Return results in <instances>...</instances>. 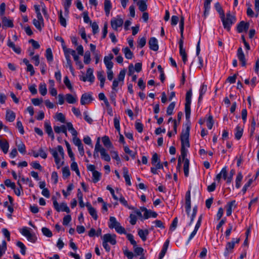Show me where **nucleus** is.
<instances>
[{
	"instance_id": "obj_1",
	"label": "nucleus",
	"mask_w": 259,
	"mask_h": 259,
	"mask_svg": "<svg viewBox=\"0 0 259 259\" xmlns=\"http://www.w3.org/2000/svg\"><path fill=\"white\" fill-rule=\"evenodd\" d=\"M51 154L54 159L56 166L60 169L64 164V151L63 147L58 145L51 151Z\"/></svg>"
},
{
	"instance_id": "obj_2",
	"label": "nucleus",
	"mask_w": 259,
	"mask_h": 259,
	"mask_svg": "<svg viewBox=\"0 0 259 259\" xmlns=\"http://www.w3.org/2000/svg\"><path fill=\"white\" fill-rule=\"evenodd\" d=\"M108 227L110 229H114L116 232L120 234H126L125 229L121 226L114 217H110Z\"/></svg>"
},
{
	"instance_id": "obj_3",
	"label": "nucleus",
	"mask_w": 259,
	"mask_h": 259,
	"mask_svg": "<svg viewBox=\"0 0 259 259\" xmlns=\"http://www.w3.org/2000/svg\"><path fill=\"white\" fill-rule=\"evenodd\" d=\"M221 20L224 27L228 30H230L231 25L234 23L236 21L235 17L231 15L230 13L226 14V17H225V15L223 14L221 16Z\"/></svg>"
},
{
	"instance_id": "obj_4",
	"label": "nucleus",
	"mask_w": 259,
	"mask_h": 259,
	"mask_svg": "<svg viewBox=\"0 0 259 259\" xmlns=\"http://www.w3.org/2000/svg\"><path fill=\"white\" fill-rule=\"evenodd\" d=\"M190 133V127L187 126L185 130L182 131L181 141V148H189L190 147V143L189 141Z\"/></svg>"
},
{
	"instance_id": "obj_5",
	"label": "nucleus",
	"mask_w": 259,
	"mask_h": 259,
	"mask_svg": "<svg viewBox=\"0 0 259 259\" xmlns=\"http://www.w3.org/2000/svg\"><path fill=\"white\" fill-rule=\"evenodd\" d=\"M53 206L55 209L58 211H64L67 213H69L70 212V209L69 207L67 206V204L65 202H62L60 204H59L56 200V199L54 197H52Z\"/></svg>"
},
{
	"instance_id": "obj_6",
	"label": "nucleus",
	"mask_w": 259,
	"mask_h": 259,
	"mask_svg": "<svg viewBox=\"0 0 259 259\" xmlns=\"http://www.w3.org/2000/svg\"><path fill=\"white\" fill-rule=\"evenodd\" d=\"M93 69L91 68H89L87 69L85 75H84L83 72H81L82 74L81 75H79L80 80L83 82L88 81L90 82L91 83H93L95 79V77L93 74Z\"/></svg>"
},
{
	"instance_id": "obj_7",
	"label": "nucleus",
	"mask_w": 259,
	"mask_h": 259,
	"mask_svg": "<svg viewBox=\"0 0 259 259\" xmlns=\"http://www.w3.org/2000/svg\"><path fill=\"white\" fill-rule=\"evenodd\" d=\"M123 24V19L119 15H117L111 20V26L114 30H118V28L121 27Z\"/></svg>"
},
{
	"instance_id": "obj_8",
	"label": "nucleus",
	"mask_w": 259,
	"mask_h": 259,
	"mask_svg": "<svg viewBox=\"0 0 259 259\" xmlns=\"http://www.w3.org/2000/svg\"><path fill=\"white\" fill-rule=\"evenodd\" d=\"M239 241V238H233L231 241L227 242L224 252V255L227 256L230 253L232 252L235 244L238 243Z\"/></svg>"
},
{
	"instance_id": "obj_9",
	"label": "nucleus",
	"mask_w": 259,
	"mask_h": 259,
	"mask_svg": "<svg viewBox=\"0 0 259 259\" xmlns=\"http://www.w3.org/2000/svg\"><path fill=\"white\" fill-rule=\"evenodd\" d=\"M223 178L224 180L226 181V183L228 184L231 183L232 182H229V176L227 173V167H223L220 172L218 174L216 177H215V180L218 181V182H220L221 178Z\"/></svg>"
},
{
	"instance_id": "obj_10",
	"label": "nucleus",
	"mask_w": 259,
	"mask_h": 259,
	"mask_svg": "<svg viewBox=\"0 0 259 259\" xmlns=\"http://www.w3.org/2000/svg\"><path fill=\"white\" fill-rule=\"evenodd\" d=\"M103 241L106 243H109L111 245H115L116 244V235L111 234H106L102 237Z\"/></svg>"
},
{
	"instance_id": "obj_11",
	"label": "nucleus",
	"mask_w": 259,
	"mask_h": 259,
	"mask_svg": "<svg viewBox=\"0 0 259 259\" xmlns=\"http://www.w3.org/2000/svg\"><path fill=\"white\" fill-rule=\"evenodd\" d=\"M98 152L100 153L101 158L102 159L107 162H109L111 160V158L109 154L108 153L106 149L103 147L95 151V153Z\"/></svg>"
},
{
	"instance_id": "obj_12",
	"label": "nucleus",
	"mask_w": 259,
	"mask_h": 259,
	"mask_svg": "<svg viewBox=\"0 0 259 259\" xmlns=\"http://www.w3.org/2000/svg\"><path fill=\"white\" fill-rule=\"evenodd\" d=\"M237 204L235 200H232L227 203L226 205V215L230 216L232 211L236 207Z\"/></svg>"
},
{
	"instance_id": "obj_13",
	"label": "nucleus",
	"mask_w": 259,
	"mask_h": 259,
	"mask_svg": "<svg viewBox=\"0 0 259 259\" xmlns=\"http://www.w3.org/2000/svg\"><path fill=\"white\" fill-rule=\"evenodd\" d=\"M113 58L112 54H110L107 56H105L104 58V62L107 68L108 69H111L113 67V64L111 60Z\"/></svg>"
},
{
	"instance_id": "obj_14",
	"label": "nucleus",
	"mask_w": 259,
	"mask_h": 259,
	"mask_svg": "<svg viewBox=\"0 0 259 259\" xmlns=\"http://www.w3.org/2000/svg\"><path fill=\"white\" fill-rule=\"evenodd\" d=\"M66 101L69 104H75L77 102L78 98L75 93L73 94H67L65 95Z\"/></svg>"
},
{
	"instance_id": "obj_15",
	"label": "nucleus",
	"mask_w": 259,
	"mask_h": 259,
	"mask_svg": "<svg viewBox=\"0 0 259 259\" xmlns=\"http://www.w3.org/2000/svg\"><path fill=\"white\" fill-rule=\"evenodd\" d=\"M149 48L154 51H157L159 49L157 39L155 37H151L149 40Z\"/></svg>"
},
{
	"instance_id": "obj_16",
	"label": "nucleus",
	"mask_w": 259,
	"mask_h": 259,
	"mask_svg": "<svg viewBox=\"0 0 259 259\" xmlns=\"http://www.w3.org/2000/svg\"><path fill=\"white\" fill-rule=\"evenodd\" d=\"M237 57L240 61V62L241 63V65L242 66H246V60L245 58V55L244 54V53L243 52V50L241 48H239L237 50Z\"/></svg>"
},
{
	"instance_id": "obj_17",
	"label": "nucleus",
	"mask_w": 259,
	"mask_h": 259,
	"mask_svg": "<svg viewBox=\"0 0 259 259\" xmlns=\"http://www.w3.org/2000/svg\"><path fill=\"white\" fill-rule=\"evenodd\" d=\"M185 208L187 213L189 215V213L191 210V196L190 191H188L186 194Z\"/></svg>"
},
{
	"instance_id": "obj_18",
	"label": "nucleus",
	"mask_w": 259,
	"mask_h": 259,
	"mask_svg": "<svg viewBox=\"0 0 259 259\" xmlns=\"http://www.w3.org/2000/svg\"><path fill=\"white\" fill-rule=\"evenodd\" d=\"M2 21L3 24V27H10L12 28L14 27L13 20L8 19L5 16H3L2 18Z\"/></svg>"
},
{
	"instance_id": "obj_19",
	"label": "nucleus",
	"mask_w": 259,
	"mask_h": 259,
	"mask_svg": "<svg viewBox=\"0 0 259 259\" xmlns=\"http://www.w3.org/2000/svg\"><path fill=\"white\" fill-rule=\"evenodd\" d=\"M0 147L5 154H6L9 150V144L8 141L5 139L0 138Z\"/></svg>"
},
{
	"instance_id": "obj_20",
	"label": "nucleus",
	"mask_w": 259,
	"mask_h": 259,
	"mask_svg": "<svg viewBox=\"0 0 259 259\" xmlns=\"http://www.w3.org/2000/svg\"><path fill=\"white\" fill-rule=\"evenodd\" d=\"M122 171H123V176L125 179L126 184L128 186H131L132 183L131 182V177L129 175L128 170L127 168L126 167H123L122 168Z\"/></svg>"
},
{
	"instance_id": "obj_21",
	"label": "nucleus",
	"mask_w": 259,
	"mask_h": 259,
	"mask_svg": "<svg viewBox=\"0 0 259 259\" xmlns=\"http://www.w3.org/2000/svg\"><path fill=\"white\" fill-rule=\"evenodd\" d=\"M169 240L168 239H167L165 241V242L164 243V244L163 245L162 250H161V252H160L159 256H158L159 259H162L164 257V256L165 255V254L167 251V248L169 246Z\"/></svg>"
},
{
	"instance_id": "obj_22",
	"label": "nucleus",
	"mask_w": 259,
	"mask_h": 259,
	"mask_svg": "<svg viewBox=\"0 0 259 259\" xmlns=\"http://www.w3.org/2000/svg\"><path fill=\"white\" fill-rule=\"evenodd\" d=\"M249 28V24L244 21H241L237 26V31L241 33L243 31H246Z\"/></svg>"
},
{
	"instance_id": "obj_23",
	"label": "nucleus",
	"mask_w": 259,
	"mask_h": 259,
	"mask_svg": "<svg viewBox=\"0 0 259 259\" xmlns=\"http://www.w3.org/2000/svg\"><path fill=\"white\" fill-rule=\"evenodd\" d=\"M97 76L98 80L100 82V85L101 88H103L104 86L105 81V77L104 75V71L102 70L98 71L97 73Z\"/></svg>"
},
{
	"instance_id": "obj_24",
	"label": "nucleus",
	"mask_w": 259,
	"mask_h": 259,
	"mask_svg": "<svg viewBox=\"0 0 259 259\" xmlns=\"http://www.w3.org/2000/svg\"><path fill=\"white\" fill-rule=\"evenodd\" d=\"M102 142L104 146L107 148H113V146L107 136H104L102 137Z\"/></svg>"
},
{
	"instance_id": "obj_25",
	"label": "nucleus",
	"mask_w": 259,
	"mask_h": 259,
	"mask_svg": "<svg viewBox=\"0 0 259 259\" xmlns=\"http://www.w3.org/2000/svg\"><path fill=\"white\" fill-rule=\"evenodd\" d=\"M86 206L88 207V209L90 215L94 220H97L98 219V215L96 210L92 207L90 203H87Z\"/></svg>"
},
{
	"instance_id": "obj_26",
	"label": "nucleus",
	"mask_w": 259,
	"mask_h": 259,
	"mask_svg": "<svg viewBox=\"0 0 259 259\" xmlns=\"http://www.w3.org/2000/svg\"><path fill=\"white\" fill-rule=\"evenodd\" d=\"M63 52L64 53V55L65 58H67L68 56L69 58H70V55H74L76 53L75 51L72 49L67 48L65 45H63L62 47Z\"/></svg>"
},
{
	"instance_id": "obj_27",
	"label": "nucleus",
	"mask_w": 259,
	"mask_h": 259,
	"mask_svg": "<svg viewBox=\"0 0 259 259\" xmlns=\"http://www.w3.org/2000/svg\"><path fill=\"white\" fill-rule=\"evenodd\" d=\"M243 132L242 127L238 125L235 129V137L237 140H239L241 138Z\"/></svg>"
},
{
	"instance_id": "obj_28",
	"label": "nucleus",
	"mask_w": 259,
	"mask_h": 259,
	"mask_svg": "<svg viewBox=\"0 0 259 259\" xmlns=\"http://www.w3.org/2000/svg\"><path fill=\"white\" fill-rule=\"evenodd\" d=\"M15 113L11 110H7L6 111V119L9 122H13L15 119Z\"/></svg>"
},
{
	"instance_id": "obj_29",
	"label": "nucleus",
	"mask_w": 259,
	"mask_h": 259,
	"mask_svg": "<svg viewBox=\"0 0 259 259\" xmlns=\"http://www.w3.org/2000/svg\"><path fill=\"white\" fill-rule=\"evenodd\" d=\"M243 176L241 172H238L235 179V187L237 189H239L241 186V182L243 180Z\"/></svg>"
},
{
	"instance_id": "obj_30",
	"label": "nucleus",
	"mask_w": 259,
	"mask_h": 259,
	"mask_svg": "<svg viewBox=\"0 0 259 259\" xmlns=\"http://www.w3.org/2000/svg\"><path fill=\"white\" fill-rule=\"evenodd\" d=\"M139 9L141 12H145L147 9V5L146 4V1L145 0H139L137 3Z\"/></svg>"
},
{
	"instance_id": "obj_31",
	"label": "nucleus",
	"mask_w": 259,
	"mask_h": 259,
	"mask_svg": "<svg viewBox=\"0 0 259 259\" xmlns=\"http://www.w3.org/2000/svg\"><path fill=\"white\" fill-rule=\"evenodd\" d=\"M91 100V96L87 94H84L81 96L80 99V103L81 105H85L90 102Z\"/></svg>"
},
{
	"instance_id": "obj_32",
	"label": "nucleus",
	"mask_w": 259,
	"mask_h": 259,
	"mask_svg": "<svg viewBox=\"0 0 259 259\" xmlns=\"http://www.w3.org/2000/svg\"><path fill=\"white\" fill-rule=\"evenodd\" d=\"M7 45L9 47L12 49V50L17 54H20L21 53V49L19 47H16L15 45L10 40V39H9L8 40Z\"/></svg>"
},
{
	"instance_id": "obj_33",
	"label": "nucleus",
	"mask_w": 259,
	"mask_h": 259,
	"mask_svg": "<svg viewBox=\"0 0 259 259\" xmlns=\"http://www.w3.org/2000/svg\"><path fill=\"white\" fill-rule=\"evenodd\" d=\"M200 40L197 43V47H196V55L198 56V60H199V66L198 67L201 68L203 67V60L201 58V57L199 56V55L200 54Z\"/></svg>"
},
{
	"instance_id": "obj_34",
	"label": "nucleus",
	"mask_w": 259,
	"mask_h": 259,
	"mask_svg": "<svg viewBox=\"0 0 259 259\" xmlns=\"http://www.w3.org/2000/svg\"><path fill=\"white\" fill-rule=\"evenodd\" d=\"M102 174L100 172L96 170L92 172V181L94 183H97L101 178Z\"/></svg>"
},
{
	"instance_id": "obj_35",
	"label": "nucleus",
	"mask_w": 259,
	"mask_h": 259,
	"mask_svg": "<svg viewBox=\"0 0 259 259\" xmlns=\"http://www.w3.org/2000/svg\"><path fill=\"white\" fill-rule=\"evenodd\" d=\"M149 234L148 230L139 229L138 230V235L143 241H145L147 239V237Z\"/></svg>"
},
{
	"instance_id": "obj_36",
	"label": "nucleus",
	"mask_w": 259,
	"mask_h": 259,
	"mask_svg": "<svg viewBox=\"0 0 259 259\" xmlns=\"http://www.w3.org/2000/svg\"><path fill=\"white\" fill-rule=\"evenodd\" d=\"M112 6L110 1L105 0L104 1V10L106 13V15L108 16L110 13V10L111 9Z\"/></svg>"
},
{
	"instance_id": "obj_37",
	"label": "nucleus",
	"mask_w": 259,
	"mask_h": 259,
	"mask_svg": "<svg viewBox=\"0 0 259 259\" xmlns=\"http://www.w3.org/2000/svg\"><path fill=\"white\" fill-rule=\"evenodd\" d=\"M125 57L127 59H131L133 57V53L127 47L123 48L122 50Z\"/></svg>"
},
{
	"instance_id": "obj_38",
	"label": "nucleus",
	"mask_w": 259,
	"mask_h": 259,
	"mask_svg": "<svg viewBox=\"0 0 259 259\" xmlns=\"http://www.w3.org/2000/svg\"><path fill=\"white\" fill-rule=\"evenodd\" d=\"M62 177L64 179L68 178L70 176V171L68 166H64L62 169Z\"/></svg>"
},
{
	"instance_id": "obj_39",
	"label": "nucleus",
	"mask_w": 259,
	"mask_h": 259,
	"mask_svg": "<svg viewBox=\"0 0 259 259\" xmlns=\"http://www.w3.org/2000/svg\"><path fill=\"white\" fill-rule=\"evenodd\" d=\"M118 200H119L120 201V202L123 205H124V206L127 207L130 209H134V208L133 207H131V206H130L128 205L127 201L125 199V198L123 197V196L121 194H119V196H118Z\"/></svg>"
},
{
	"instance_id": "obj_40",
	"label": "nucleus",
	"mask_w": 259,
	"mask_h": 259,
	"mask_svg": "<svg viewBox=\"0 0 259 259\" xmlns=\"http://www.w3.org/2000/svg\"><path fill=\"white\" fill-rule=\"evenodd\" d=\"M71 169L74 171L76 174L78 176H80V171L78 169V165L77 163L75 162V160L72 161L70 165Z\"/></svg>"
},
{
	"instance_id": "obj_41",
	"label": "nucleus",
	"mask_w": 259,
	"mask_h": 259,
	"mask_svg": "<svg viewBox=\"0 0 259 259\" xmlns=\"http://www.w3.org/2000/svg\"><path fill=\"white\" fill-rule=\"evenodd\" d=\"M180 49V54L181 56L182 57V60L184 63H186V62L187 61V54L185 51V49L182 47H179Z\"/></svg>"
},
{
	"instance_id": "obj_42",
	"label": "nucleus",
	"mask_w": 259,
	"mask_h": 259,
	"mask_svg": "<svg viewBox=\"0 0 259 259\" xmlns=\"http://www.w3.org/2000/svg\"><path fill=\"white\" fill-rule=\"evenodd\" d=\"M55 119L57 121H59L61 123H64L65 121V117L62 113H57L54 116Z\"/></svg>"
},
{
	"instance_id": "obj_43",
	"label": "nucleus",
	"mask_w": 259,
	"mask_h": 259,
	"mask_svg": "<svg viewBox=\"0 0 259 259\" xmlns=\"http://www.w3.org/2000/svg\"><path fill=\"white\" fill-rule=\"evenodd\" d=\"M212 0H205L204 4V14L205 15H206L208 14L209 10L210 8V3L212 2Z\"/></svg>"
},
{
	"instance_id": "obj_44",
	"label": "nucleus",
	"mask_w": 259,
	"mask_h": 259,
	"mask_svg": "<svg viewBox=\"0 0 259 259\" xmlns=\"http://www.w3.org/2000/svg\"><path fill=\"white\" fill-rule=\"evenodd\" d=\"M189 160L185 159L184 162V172L185 177H187L189 176Z\"/></svg>"
},
{
	"instance_id": "obj_45",
	"label": "nucleus",
	"mask_w": 259,
	"mask_h": 259,
	"mask_svg": "<svg viewBox=\"0 0 259 259\" xmlns=\"http://www.w3.org/2000/svg\"><path fill=\"white\" fill-rule=\"evenodd\" d=\"M39 92L42 96H45L47 93V85L45 83H40L39 86Z\"/></svg>"
},
{
	"instance_id": "obj_46",
	"label": "nucleus",
	"mask_w": 259,
	"mask_h": 259,
	"mask_svg": "<svg viewBox=\"0 0 259 259\" xmlns=\"http://www.w3.org/2000/svg\"><path fill=\"white\" fill-rule=\"evenodd\" d=\"M63 6L64 7L65 12L66 14L69 13V9L71 5L72 0H63Z\"/></svg>"
},
{
	"instance_id": "obj_47",
	"label": "nucleus",
	"mask_w": 259,
	"mask_h": 259,
	"mask_svg": "<svg viewBox=\"0 0 259 259\" xmlns=\"http://www.w3.org/2000/svg\"><path fill=\"white\" fill-rule=\"evenodd\" d=\"M64 83L66 87L71 91H74L73 88L67 76H65L64 78Z\"/></svg>"
},
{
	"instance_id": "obj_48",
	"label": "nucleus",
	"mask_w": 259,
	"mask_h": 259,
	"mask_svg": "<svg viewBox=\"0 0 259 259\" xmlns=\"http://www.w3.org/2000/svg\"><path fill=\"white\" fill-rule=\"evenodd\" d=\"M184 17L183 16H182L181 18L180 24H179V27L180 29V33H181V36L183 37L184 36Z\"/></svg>"
},
{
	"instance_id": "obj_49",
	"label": "nucleus",
	"mask_w": 259,
	"mask_h": 259,
	"mask_svg": "<svg viewBox=\"0 0 259 259\" xmlns=\"http://www.w3.org/2000/svg\"><path fill=\"white\" fill-rule=\"evenodd\" d=\"M114 125L115 129L120 133V118L117 116H115L114 118Z\"/></svg>"
},
{
	"instance_id": "obj_50",
	"label": "nucleus",
	"mask_w": 259,
	"mask_h": 259,
	"mask_svg": "<svg viewBox=\"0 0 259 259\" xmlns=\"http://www.w3.org/2000/svg\"><path fill=\"white\" fill-rule=\"evenodd\" d=\"M207 91V85L205 84H202L200 89V93L199 97V101L201 100L203 95L205 94Z\"/></svg>"
},
{
	"instance_id": "obj_51",
	"label": "nucleus",
	"mask_w": 259,
	"mask_h": 259,
	"mask_svg": "<svg viewBox=\"0 0 259 259\" xmlns=\"http://www.w3.org/2000/svg\"><path fill=\"white\" fill-rule=\"evenodd\" d=\"M65 59L66 60V63L65 64L66 67L69 68L71 73L73 74L74 70L72 65V63L70 58H69L68 56H67V58H65Z\"/></svg>"
},
{
	"instance_id": "obj_52",
	"label": "nucleus",
	"mask_w": 259,
	"mask_h": 259,
	"mask_svg": "<svg viewBox=\"0 0 259 259\" xmlns=\"http://www.w3.org/2000/svg\"><path fill=\"white\" fill-rule=\"evenodd\" d=\"M125 73H126L125 70H124V69L121 70L120 71L117 78H116L118 80L121 81V84H123L124 79L125 77Z\"/></svg>"
},
{
	"instance_id": "obj_53",
	"label": "nucleus",
	"mask_w": 259,
	"mask_h": 259,
	"mask_svg": "<svg viewBox=\"0 0 259 259\" xmlns=\"http://www.w3.org/2000/svg\"><path fill=\"white\" fill-rule=\"evenodd\" d=\"M84 63L89 64L91 62V54L89 51L85 52L83 57Z\"/></svg>"
},
{
	"instance_id": "obj_54",
	"label": "nucleus",
	"mask_w": 259,
	"mask_h": 259,
	"mask_svg": "<svg viewBox=\"0 0 259 259\" xmlns=\"http://www.w3.org/2000/svg\"><path fill=\"white\" fill-rule=\"evenodd\" d=\"M119 84H121V81L118 80L117 79H114L113 81L112 85V89L115 91H117V87Z\"/></svg>"
},
{
	"instance_id": "obj_55",
	"label": "nucleus",
	"mask_w": 259,
	"mask_h": 259,
	"mask_svg": "<svg viewBox=\"0 0 259 259\" xmlns=\"http://www.w3.org/2000/svg\"><path fill=\"white\" fill-rule=\"evenodd\" d=\"M134 252L137 255H142L143 254L144 249L143 248L141 247H138L136 246H134Z\"/></svg>"
},
{
	"instance_id": "obj_56",
	"label": "nucleus",
	"mask_w": 259,
	"mask_h": 259,
	"mask_svg": "<svg viewBox=\"0 0 259 259\" xmlns=\"http://www.w3.org/2000/svg\"><path fill=\"white\" fill-rule=\"evenodd\" d=\"M110 153L112 155V158L116 160L117 163L120 162V159L117 151L112 150L110 151Z\"/></svg>"
},
{
	"instance_id": "obj_57",
	"label": "nucleus",
	"mask_w": 259,
	"mask_h": 259,
	"mask_svg": "<svg viewBox=\"0 0 259 259\" xmlns=\"http://www.w3.org/2000/svg\"><path fill=\"white\" fill-rule=\"evenodd\" d=\"M18 151L22 154H25L26 153V148L25 145L22 142L17 145Z\"/></svg>"
},
{
	"instance_id": "obj_58",
	"label": "nucleus",
	"mask_w": 259,
	"mask_h": 259,
	"mask_svg": "<svg viewBox=\"0 0 259 259\" xmlns=\"http://www.w3.org/2000/svg\"><path fill=\"white\" fill-rule=\"evenodd\" d=\"M175 107V102L171 103L169 106H168L167 110H166V113L168 115H171L173 113V110Z\"/></svg>"
},
{
	"instance_id": "obj_59",
	"label": "nucleus",
	"mask_w": 259,
	"mask_h": 259,
	"mask_svg": "<svg viewBox=\"0 0 259 259\" xmlns=\"http://www.w3.org/2000/svg\"><path fill=\"white\" fill-rule=\"evenodd\" d=\"M213 125V118L211 115L209 116L207 121H206V125L207 127L210 130L212 128Z\"/></svg>"
},
{
	"instance_id": "obj_60",
	"label": "nucleus",
	"mask_w": 259,
	"mask_h": 259,
	"mask_svg": "<svg viewBox=\"0 0 259 259\" xmlns=\"http://www.w3.org/2000/svg\"><path fill=\"white\" fill-rule=\"evenodd\" d=\"M252 183V180L249 179V181L244 185L242 189L243 194H244L246 193L247 189L250 187Z\"/></svg>"
},
{
	"instance_id": "obj_61",
	"label": "nucleus",
	"mask_w": 259,
	"mask_h": 259,
	"mask_svg": "<svg viewBox=\"0 0 259 259\" xmlns=\"http://www.w3.org/2000/svg\"><path fill=\"white\" fill-rule=\"evenodd\" d=\"M124 151L126 153L131 155L133 158H135L136 153L131 150L128 146H125L124 147Z\"/></svg>"
},
{
	"instance_id": "obj_62",
	"label": "nucleus",
	"mask_w": 259,
	"mask_h": 259,
	"mask_svg": "<svg viewBox=\"0 0 259 259\" xmlns=\"http://www.w3.org/2000/svg\"><path fill=\"white\" fill-rule=\"evenodd\" d=\"M84 120L88 122L89 124H92L93 120L92 118L90 116L88 111H84L83 112Z\"/></svg>"
},
{
	"instance_id": "obj_63",
	"label": "nucleus",
	"mask_w": 259,
	"mask_h": 259,
	"mask_svg": "<svg viewBox=\"0 0 259 259\" xmlns=\"http://www.w3.org/2000/svg\"><path fill=\"white\" fill-rule=\"evenodd\" d=\"M5 185L8 187L11 188L12 189H15V183L13 182H12L10 179H7L6 180H5Z\"/></svg>"
},
{
	"instance_id": "obj_64",
	"label": "nucleus",
	"mask_w": 259,
	"mask_h": 259,
	"mask_svg": "<svg viewBox=\"0 0 259 259\" xmlns=\"http://www.w3.org/2000/svg\"><path fill=\"white\" fill-rule=\"evenodd\" d=\"M123 253L128 259H133L134 256L133 252L126 249L123 250Z\"/></svg>"
}]
</instances>
